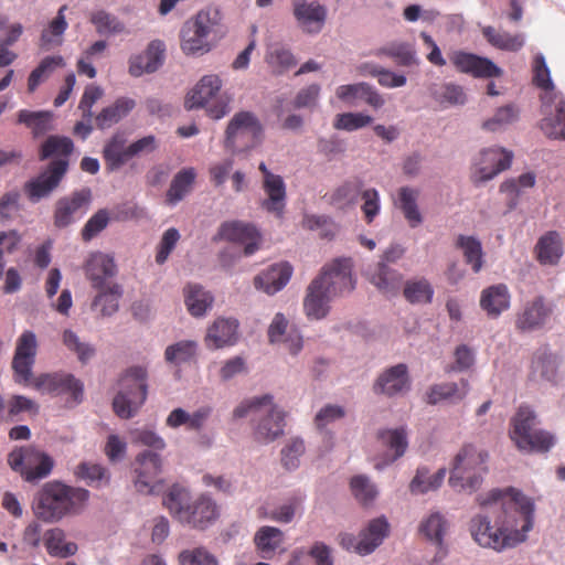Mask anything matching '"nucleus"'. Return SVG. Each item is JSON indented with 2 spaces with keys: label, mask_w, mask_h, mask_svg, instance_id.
<instances>
[{
  "label": "nucleus",
  "mask_w": 565,
  "mask_h": 565,
  "mask_svg": "<svg viewBox=\"0 0 565 565\" xmlns=\"http://www.w3.org/2000/svg\"><path fill=\"white\" fill-rule=\"evenodd\" d=\"M354 498L362 504L371 503L376 494V488L365 476H355L350 482Z\"/></svg>",
  "instance_id": "63"
},
{
  "label": "nucleus",
  "mask_w": 565,
  "mask_h": 565,
  "mask_svg": "<svg viewBox=\"0 0 565 565\" xmlns=\"http://www.w3.org/2000/svg\"><path fill=\"white\" fill-rule=\"evenodd\" d=\"M376 56L387 55L396 60L399 65L411 66L417 64L415 52L407 43H390L374 52Z\"/></svg>",
  "instance_id": "55"
},
{
  "label": "nucleus",
  "mask_w": 565,
  "mask_h": 565,
  "mask_svg": "<svg viewBox=\"0 0 565 565\" xmlns=\"http://www.w3.org/2000/svg\"><path fill=\"white\" fill-rule=\"evenodd\" d=\"M446 527L447 522L445 518L440 513L435 512L420 523L419 530L429 541L440 546Z\"/></svg>",
  "instance_id": "59"
},
{
  "label": "nucleus",
  "mask_w": 565,
  "mask_h": 565,
  "mask_svg": "<svg viewBox=\"0 0 565 565\" xmlns=\"http://www.w3.org/2000/svg\"><path fill=\"white\" fill-rule=\"evenodd\" d=\"M62 342L67 350L74 352L82 363H86L95 353V350L89 344L82 342L78 335L66 329L62 334Z\"/></svg>",
  "instance_id": "61"
},
{
  "label": "nucleus",
  "mask_w": 565,
  "mask_h": 565,
  "mask_svg": "<svg viewBox=\"0 0 565 565\" xmlns=\"http://www.w3.org/2000/svg\"><path fill=\"white\" fill-rule=\"evenodd\" d=\"M292 267L288 263L271 265L267 270L263 271L254 279L257 289L268 295H274L281 290L290 280Z\"/></svg>",
  "instance_id": "26"
},
{
  "label": "nucleus",
  "mask_w": 565,
  "mask_h": 565,
  "mask_svg": "<svg viewBox=\"0 0 565 565\" xmlns=\"http://www.w3.org/2000/svg\"><path fill=\"white\" fill-rule=\"evenodd\" d=\"M285 414L273 404L265 405L263 412L257 415L258 423L254 430L257 441L267 444L278 438L284 433Z\"/></svg>",
  "instance_id": "23"
},
{
  "label": "nucleus",
  "mask_w": 565,
  "mask_h": 565,
  "mask_svg": "<svg viewBox=\"0 0 565 565\" xmlns=\"http://www.w3.org/2000/svg\"><path fill=\"white\" fill-rule=\"evenodd\" d=\"M43 544L47 554L57 558L71 557L78 550L76 543L66 541V534L60 527L46 530L43 534Z\"/></svg>",
  "instance_id": "33"
},
{
  "label": "nucleus",
  "mask_w": 565,
  "mask_h": 565,
  "mask_svg": "<svg viewBox=\"0 0 565 565\" xmlns=\"http://www.w3.org/2000/svg\"><path fill=\"white\" fill-rule=\"evenodd\" d=\"M162 503L174 520L195 529H205L218 516L217 505L211 498L202 494L192 500L189 490L179 484L167 491Z\"/></svg>",
  "instance_id": "3"
},
{
  "label": "nucleus",
  "mask_w": 565,
  "mask_h": 565,
  "mask_svg": "<svg viewBox=\"0 0 565 565\" xmlns=\"http://www.w3.org/2000/svg\"><path fill=\"white\" fill-rule=\"evenodd\" d=\"M377 438L383 446L394 451L393 455L385 458L384 465L392 463L402 457L408 446L407 436L404 428L380 430Z\"/></svg>",
  "instance_id": "43"
},
{
  "label": "nucleus",
  "mask_w": 565,
  "mask_h": 565,
  "mask_svg": "<svg viewBox=\"0 0 565 565\" xmlns=\"http://www.w3.org/2000/svg\"><path fill=\"white\" fill-rule=\"evenodd\" d=\"M513 153L503 148H488L480 152L479 161L472 174L476 184L493 179L501 171L510 168Z\"/></svg>",
  "instance_id": "16"
},
{
  "label": "nucleus",
  "mask_w": 565,
  "mask_h": 565,
  "mask_svg": "<svg viewBox=\"0 0 565 565\" xmlns=\"http://www.w3.org/2000/svg\"><path fill=\"white\" fill-rule=\"evenodd\" d=\"M411 387L407 365L404 363L388 367L376 379L373 391L375 394L395 396L406 393Z\"/></svg>",
  "instance_id": "24"
},
{
  "label": "nucleus",
  "mask_w": 565,
  "mask_h": 565,
  "mask_svg": "<svg viewBox=\"0 0 565 565\" xmlns=\"http://www.w3.org/2000/svg\"><path fill=\"white\" fill-rule=\"evenodd\" d=\"M532 374L545 381H555L557 375L556 356L547 351H539L531 363Z\"/></svg>",
  "instance_id": "50"
},
{
  "label": "nucleus",
  "mask_w": 565,
  "mask_h": 565,
  "mask_svg": "<svg viewBox=\"0 0 565 565\" xmlns=\"http://www.w3.org/2000/svg\"><path fill=\"white\" fill-rule=\"evenodd\" d=\"M254 542L263 558H271L284 543V533L274 526H262L256 532Z\"/></svg>",
  "instance_id": "41"
},
{
  "label": "nucleus",
  "mask_w": 565,
  "mask_h": 565,
  "mask_svg": "<svg viewBox=\"0 0 565 565\" xmlns=\"http://www.w3.org/2000/svg\"><path fill=\"white\" fill-rule=\"evenodd\" d=\"M417 198L418 192L412 188L403 186L398 191V206L412 227H416L423 222Z\"/></svg>",
  "instance_id": "44"
},
{
  "label": "nucleus",
  "mask_w": 565,
  "mask_h": 565,
  "mask_svg": "<svg viewBox=\"0 0 565 565\" xmlns=\"http://www.w3.org/2000/svg\"><path fill=\"white\" fill-rule=\"evenodd\" d=\"M482 34L491 45L500 50L516 52L524 45L522 34L499 32L493 26H486L482 30Z\"/></svg>",
  "instance_id": "45"
},
{
  "label": "nucleus",
  "mask_w": 565,
  "mask_h": 565,
  "mask_svg": "<svg viewBox=\"0 0 565 565\" xmlns=\"http://www.w3.org/2000/svg\"><path fill=\"white\" fill-rule=\"evenodd\" d=\"M180 565H218L217 558L205 547L184 550L179 554Z\"/></svg>",
  "instance_id": "64"
},
{
  "label": "nucleus",
  "mask_w": 565,
  "mask_h": 565,
  "mask_svg": "<svg viewBox=\"0 0 565 565\" xmlns=\"http://www.w3.org/2000/svg\"><path fill=\"white\" fill-rule=\"evenodd\" d=\"M526 439L531 445H522L520 444L519 438L512 439L514 445L520 451H524L527 454L536 452V454H545L548 452L556 444V438L554 434L548 430L540 429L533 427L529 433H526Z\"/></svg>",
  "instance_id": "39"
},
{
  "label": "nucleus",
  "mask_w": 565,
  "mask_h": 565,
  "mask_svg": "<svg viewBox=\"0 0 565 565\" xmlns=\"http://www.w3.org/2000/svg\"><path fill=\"white\" fill-rule=\"evenodd\" d=\"M74 145L68 137L50 136L41 146L40 160H45L51 157H58L57 159H67L73 152Z\"/></svg>",
  "instance_id": "49"
},
{
  "label": "nucleus",
  "mask_w": 565,
  "mask_h": 565,
  "mask_svg": "<svg viewBox=\"0 0 565 565\" xmlns=\"http://www.w3.org/2000/svg\"><path fill=\"white\" fill-rule=\"evenodd\" d=\"M460 385L454 382L431 385L426 393V402L436 405L443 401H462L469 392V383L467 380H461Z\"/></svg>",
  "instance_id": "32"
},
{
  "label": "nucleus",
  "mask_w": 565,
  "mask_h": 565,
  "mask_svg": "<svg viewBox=\"0 0 565 565\" xmlns=\"http://www.w3.org/2000/svg\"><path fill=\"white\" fill-rule=\"evenodd\" d=\"M126 134L116 131L104 145L103 158L110 171H116L126 164L131 156L129 153Z\"/></svg>",
  "instance_id": "28"
},
{
  "label": "nucleus",
  "mask_w": 565,
  "mask_h": 565,
  "mask_svg": "<svg viewBox=\"0 0 565 565\" xmlns=\"http://www.w3.org/2000/svg\"><path fill=\"white\" fill-rule=\"evenodd\" d=\"M541 129L550 138L565 139V102L556 105L554 116L542 119Z\"/></svg>",
  "instance_id": "53"
},
{
  "label": "nucleus",
  "mask_w": 565,
  "mask_h": 565,
  "mask_svg": "<svg viewBox=\"0 0 565 565\" xmlns=\"http://www.w3.org/2000/svg\"><path fill=\"white\" fill-rule=\"evenodd\" d=\"M68 170L66 159H54L35 178L30 179L23 185V192L28 200L38 203L49 198L56 190Z\"/></svg>",
  "instance_id": "9"
},
{
  "label": "nucleus",
  "mask_w": 565,
  "mask_h": 565,
  "mask_svg": "<svg viewBox=\"0 0 565 565\" xmlns=\"http://www.w3.org/2000/svg\"><path fill=\"white\" fill-rule=\"evenodd\" d=\"M388 523L385 518L372 520L359 537L352 534H341L340 544L348 551H354L360 555L372 553L387 536Z\"/></svg>",
  "instance_id": "13"
},
{
  "label": "nucleus",
  "mask_w": 565,
  "mask_h": 565,
  "mask_svg": "<svg viewBox=\"0 0 565 565\" xmlns=\"http://www.w3.org/2000/svg\"><path fill=\"white\" fill-rule=\"evenodd\" d=\"M510 292L504 284L490 286L482 290L480 307L489 317L497 318L510 307Z\"/></svg>",
  "instance_id": "30"
},
{
  "label": "nucleus",
  "mask_w": 565,
  "mask_h": 565,
  "mask_svg": "<svg viewBox=\"0 0 565 565\" xmlns=\"http://www.w3.org/2000/svg\"><path fill=\"white\" fill-rule=\"evenodd\" d=\"M263 173V189L267 198L262 202V207L277 218H282L286 206V185L282 178L270 172L266 164H259Z\"/></svg>",
  "instance_id": "18"
},
{
  "label": "nucleus",
  "mask_w": 565,
  "mask_h": 565,
  "mask_svg": "<svg viewBox=\"0 0 565 565\" xmlns=\"http://www.w3.org/2000/svg\"><path fill=\"white\" fill-rule=\"evenodd\" d=\"M161 458L154 451L146 450L136 457L135 487L138 492L149 494L153 491L156 478L161 471Z\"/></svg>",
  "instance_id": "19"
},
{
  "label": "nucleus",
  "mask_w": 565,
  "mask_h": 565,
  "mask_svg": "<svg viewBox=\"0 0 565 565\" xmlns=\"http://www.w3.org/2000/svg\"><path fill=\"white\" fill-rule=\"evenodd\" d=\"M481 512L469 523L473 541L484 548L502 552L526 540L533 527L534 504L522 492L493 489L477 497Z\"/></svg>",
  "instance_id": "1"
},
{
  "label": "nucleus",
  "mask_w": 565,
  "mask_h": 565,
  "mask_svg": "<svg viewBox=\"0 0 565 565\" xmlns=\"http://www.w3.org/2000/svg\"><path fill=\"white\" fill-rule=\"evenodd\" d=\"M38 338L31 330H24L15 341L14 354L11 362L14 382L29 385L32 379V369L38 354Z\"/></svg>",
  "instance_id": "10"
},
{
  "label": "nucleus",
  "mask_w": 565,
  "mask_h": 565,
  "mask_svg": "<svg viewBox=\"0 0 565 565\" xmlns=\"http://www.w3.org/2000/svg\"><path fill=\"white\" fill-rule=\"evenodd\" d=\"M213 296L205 291L200 285L189 284L184 288V302L188 311L193 317H202L211 309L213 305Z\"/></svg>",
  "instance_id": "40"
},
{
  "label": "nucleus",
  "mask_w": 565,
  "mask_h": 565,
  "mask_svg": "<svg viewBox=\"0 0 565 565\" xmlns=\"http://www.w3.org/2000/svg\"><path fill=\"white\" fill-rule=\"evenodd\" d=\"M51 116L45 111H30L22 109L18 114V121L32 129L34 136H41L50 130Z\"/></svg>",
  "instance_id": "60"
},
{
  "label": "nucleus",
  "mask_w": 565,
  "mask_h": 565,
  "mask_svg": "<svg viewBox=\"0 0 565 565\" xmlns=\"http://www.w3.org/2000/svg\"><path fill=\"white\" fill-rule=\"evenodd\" d=\"M292 14L297 25L306 34H318L324 28L328 9L319 1L292 0Z\"/></svg>",
  "instance_id": "15"
},
{
  "label": "nucleus",
  "mask_w": 565,
  "mask_h": 565,
  "mask_svg": "<svg viewBox=\"0 0 565 565\" xmlns=\"http://www.w3.org/2000/svg\"><path fill=\"white\" fill-rule=\"evenodd\" d=\"M8 463L26 482H35L46 478L54 466L51 456L33 445L12 449L8 455Z\"/></svg>",
  "instance_id": "6"
},
{
  "label": "nucleus",
  "mask_w": 565,
  "mask_h": 565,
  "mask_svg": "<svg viewBox=\"0 0 565 565\" xmlns=\"http://www.w3.org/2000/svg\"><path fill=\"white\" fill-rule=\"evenodd\" d=\"M198 344L191 340L179 341L168 345L164 351V359L168 363L179 365L189 362L196 353Z\"/></svg>",
  "instance_id": "54"
},
{
  "label": "nucleus",
  "mask_w": 565,
  "mask_h": 565,
  "mask_svg": "<svg viewBox=\"0 0 565 565\" xmlns=\"http://www.w3.org/2000/svg\"><path fill=\"white\" fill-rule=\"evenodd\" d=\"M180 47L185 55H203L211 51L210 43L204 35L193 28L191 20H186L180 31Z\"/></svg>",
  "instance_id": "34"
},
{
  "label": "nucleus",
  "mask_w": 565,
  "mask_h": 565,
  "mask_svg": "<svg viewBox=\"0 0 565 565\" xmlns=\"http://www.w3.org/2000/svg\"><path fill=\"white\" fill-rule=\"evenodd\" d=\"M554 312L553 305L543 296L527 301L518 313L515 328L521 332H531L542 329Z\"/></svg>",
  "instance_id": "17"
},
{
  "label": "nucleus",
  "mask_w": 565,
  "mask_h": 565,
  "mask_svg": "<svg viewBox=\"0 0 565 565\" xmlns=\"http://www.w3.org/2000/svg\"><path fill=\"white\" fill-rule=\"evenodd\" d=\"M163 44L160 41L151 42L148 49L137 56H134L129 63V73L132 76H141L145 73L156 72L163 62Z\"/></svg>",
  "instance_id": "29"
},
{
  "label": "nucleus",
  "mask_w": 565,
  "mask_h": 565,
  "mask_svg": "<svg viewBox=\"0 0 565 565\" xmlns=\"http://www.w3.org/2000/svg\"><path fill=\"white\" fill-rule=\"evenodd\" d=\"M88 499L89 492L86 489L67 486L61 481H49L36 492L32 511L38 520L56 523L81 513Z\"/></svg>",
  "instance_id": "2"
},
{
  "label": "nucleus",
  "mask_w": 565,
  "mask_h": 565,
  "mask_svg": "<svg viewBox=\"0 0 565 565\" xmlns=\"http://www.w3.org/2000/svg\"><path fill=\"white\" fill-rule=\"evenodd\" d=\"M195 171L193 168L182 169L179 171L167 192V201L170 204H175L181 201L186 193L190 192L192 184L195 180Z\"/></svg>",
  "instance_id": "46"
},
{
  "label": "nucleus",
  "mask_w": 565,
  "mask_h": 565,
  "mask_svg": "<svg viewBox=\"0 0 565 565\" xmlns=\"http://www.w3.org/2000/svg\"><path fill=\"white\" fill-rule=\"evenodd\" d=\"M76 476L86 481L88 486L100 487L108 484L109 475L106 468L98 463L82 462L76 468Z\"/></svg>",
  "instance_id": "56"
},
{
  "label": "nucleus",
  "mask_w": 565,
  "mask_h": 565,
  "mask_svg": "<svg viewBox=\"0 0 565 565\" xmlns=\"http://www.w3.org/2000/svg\"><path fill=\"white\" fill-rule=\"evenodd\" d=\"M365 275L371 284L385 295H395L399 289L402 276L380 262L373 268L370 267Z\"/></svg>",
  "instance_id": "31"
},
{
  "label": "nucleus",
  "mask_w": 565,
  "mask_h": 565,
  "mask_svg": "<svg viewBox=\"0 0 565 565\" xmlns=\"http://www.w3.org/2000/svg\"><path fill=\"white\" fill-rule=\"evenodd\" d=\"M64 65V58L61 55L44 57L29 75L28 90L33 93L41 82L47 78L56 68L63 67Z\"/></svg>",
  "instance_id": "48"
},
{
  "label": "nucleus",
  "mask_w": 565,
  "mask_h": 565,
  "mask_svg": "<svg viewBox=\"0 0 565 565\" xmlns=\"http://www.w3.org/2000/svg\"><path fill=\"white\" fill-rule=\"evenodd\" d=\"M488 455L472 445L463 446L456 455L449 484L457 491L469 493L478 490L482 482L481 472Z\"/></svg>",
  "instance_id": "5"
},
{
  "label": "nucleus",
  "mask_w": 565,
  "mask_h": 565,
  "mask_svg": "<svg viewBox=\"0 0 565 565\" xmlns=\"http://www.w3.org/2000/svg\"><path fill=\"white\" fill-rule=\"evenodd\" d=\"M364 182L362 179L354 177L343 181L330 194V201L333 205L344 209L353 206L358 203L364 190Z\"/></svg>",
  "instance_id": "36"
},
{
  "label": "nucleus",
  "mask_w": 565,
  "mask_h": 565,
  "mask_svg": "<svg viewBox=\"0 0 565 565\" xmlns=\"http://www.w3.org/2000/svg\"><path fill=\"white\" fill-rule=\"evenodd\" d=\"M191 22L193 28L196 26L199 33L213 44V42L220 36L222 17L220 11L216 9H204L199 11L192 17Z\"/></svg>",
  "instance_id": "38"
},
{
  "label": "nucleus",
  "mask_w": 565,
  "mask_h": 565,
  "mask_svg": "<svg viewBox=\"0 0 565 565\" xmlns=\"http://www.w3.org/2000/svg\"><path fill=\"white\" fill-rule=\"evenodd\" d=\"M450 60L459 72L470 74L473 77H500L503 73L491 60L472 53L459 51L454 53Z\"/></svg>",
  "instance_id": "22"
},
{
  "label": "nucleus",
  "mask_w": 565,
  "mask_h": 565,
  "mask_svg": "<svg viewBox=\"0 0 565 565\" xmlns=\"http://www.w3.org/2000/svg\"><path fill=\"white\" fill-rule=\"evenodd\" d=\"M519 117L515 105L509 104L497 109L494 115L482 124V128L489 131H498L513 124Z\"/></svg>",
  "instance_id": "57"
},
{
  "label": "nucleus",
  "mask_w": 565,
  "mask_h": 565,
  "mask_svg": "<svg viewBox=\"0 0 565 565\" xmlns=\"http://www.w3.org/2000/svg\"><path fill=\"white\" fill-rule=\"evenodd\" d=\"M302 225L310 231H316L321 238H332L338 232V225L327 216L306 215Z\"/></svg>",
  "instance_id": "62"
},
{
  "label": "nucleus",
  "mask_w": 565,
  "mask_h": 565,
  "mask_svg": "<svg viewBox=\"0 0 565 565\" xmlns=\"http://www.w3.org/2000/svg\"><path fill=\"white\" fill-rule=\"evenodd\" d=\"M222 81L217 75H205L185 99L188 109L206 107L209 116L221 119L230 111V98L220 96Z\"/></svg>",
  "instance_id": "7"
},
{
  "label": "nucleus",
  "mask_w": 565,
  "mask_h": 565,
  "mask_svg": "<svg viewBox=\"0 0 565 565\" xmlns=\"http://www.w3.org/2000/svg\"><path fill=\"white\" fill-rule=\"evenodd\" d=\"M539 419L535 411L529 405H520L511 418L510 438H519L520 444L531 445L526 439V433L537 426Z\"/></svg>",
  "instance_id": "35"
},
{
  "label": "nucleus",
  "mask_w": 565,
  "mask_h": 565,
  "mask_svg": "<svg viewBox=\"0 0 565 565\" xmlns=\"http://www.w3.org/2000/svg\"><path fill=\"white\" fill-rule=\"evenodd\" d=\"M445 477V469H439L434 475H429L426 468H419L409 484V490L414 494H424L428 491L436 490L441 486Z\"/></svg>",
  "instance_id": "47"
},
{
  "label": "nucleus",
  "mask_w": 565,
  "mask_h": 565,
  "mask_svg": "<svg viewBox=\"0 0 565 565\" xmlns=\"http://www.w3.org/2000/svg\"><path fill=\"white\" fill-rule=\"evenodd\" d=\"M262 132L263 127L253 113L239 111L228 122L225 132V146L232 151L252 148Z\"/></svg>",
  "instance_id": "8"
},
{
  "label": "nucleus",
  "mask_w": 565,
  "mask_h": 565,
  "mask_svg": "<svg viewBox=\"0 0 565 565\" xmlns=\"http://www.w3.org/2000/svg\"><path fill=\"white\" fill-rule=\"evenodd\" d=\"M259 238L260 234L253 224L242 221H227L221 224L213 242L224 241L243 245V247H257Z\"/></svg>",
  "instance_id": "20"
},
{
  "label": "nucleus",
  "mask_w": 565,
  "mask_h": 565,
  "mask_svg": "<svg viewBox=\"0 0 565 565\" xmlns=\"http://www.w3.org/2000/svg\"><path fill=\"white\" fill-rule=\"evenodd\" d=\"M98 294L94 298L92 308L102 316L107 317L114 315L119 307V299L122 290L118 284L109 282L103 289H97Z\"/></svg>",
  "instance_id": "42"
},
{
  "label": "nucleus",
  "mask_w": 565,
  "mask_h": 565,
  "mask_svg": "<svg viewBox=\"0 0 565 565\" xmlns=\"http://www.w3.org/2000/svg\"><path fill=\"white\" fill-rule=\"evenodd\" d=\"M148 370L145 366L128 367L119 377V391L113 399L115 414L124 419L134 417L148 396Z\"/></svg>",
  "instance_id": "4"
},
{
  "label": "nucleus",
  "mask_w": 565,
  "mask_h": 565,
  "mask_svg": "<svg viewBox=\"0 0 565 565\" xmlns=\"http://www.w3.org/2000/svg\"><path fill=\"white\" fill-rule=\"evenodd\" d=\"M90 200L92 191L88 188L58 199L54 209V225L64 228L82 218L89 209Z\"/></svg>",
  "instance_id": "14"
},
{
  "label": "nucleus",
  "mask_w": 565,
  "mask_h": 565,
  "mask_svg": "<svg viewBox=\"0 0 565 565\" xmlns=\"http://www.w3.org/2000/svg\"><path fill=\"white\" fill-rule=\"evenodd\" d=\"M85 274L95 289H103L109 284L107 280L117 274V267L111 256L96 252L87 260Z\"/></svg>",
  "instance_id": "25"
},
{
  "label": "nucleus",
  "mask_w": 565,
  "mask_h": 565,
  "mask_svg": "<svg viewBox=\"0 0 565 565\" xmlns=\"http://www.w3.org/2000/svg\"><path fill=\"white\" fill-rule=\"evenodd\" d=\"M67 6H62L57 12V15L51 21L49 28L42 31L41 45L45 49H51L54 45L62 43V35L67 29V22L65 20L64 12Z\"/></svg>",
  "instance_id": "51"
},
{
  "label": "nucleus",
  "mask_w": 565,
  "mask_h": 565,
  "mask_svg": "<svg viewBox=\"0 0 565 565\" xmlns=\"http://www.w3.org/2000/svg\"><path fill=\"white\" fill-rule=\"evenodd\" d=\"M403 294L411 303H429L434 289L427 279L420 278L406 281Z\"/></svg>",
  "instance_id": "52"
},
{
  "label": "nucleus",
  "mask_w": 565,
  "mask_h": 565,
  "mask_svg": "<svg viewBox=\"0 0 565 565\" xmlns=\"http://www.w3.org/2000/svg\"><path fill=\"white\" fill-rule=\"evenodd\" d=\"M136 106L134 99L120 97L108 107H105L95 118L96 127L100 130L110 128L111 126L124 119Z\"/></svg>",
  "instance_id": "37"
},
{
  "label": "nucleus",
  "mask_w": 565,
  "mask_h": 565,
  "mask_svg": "<svg viewBox=\"0 0 565 565\" xmlns=\"http://www.w3.org/2000/svg\"><path fill=\"white\" fill-rule=\"evenodd\" d=\"M36 391L54 396L70 395L73 404L83 401L84 385L73 374L64 372L42 373L31 379V383Z\"/></svg>",
  "instance_id": "11"
},
{
  "label": "nucleus",
  "mask_w": 565,
  "mask_h": 565,
  "mask_svg": "<svg viewBox=\"0 0 565 565\" xmlns=\"http://www.w3.org/2000/svg\"><path fill=\"white\" fill-rule=\"evenodd\" d=\"M335 299L321 285V278H313L306 289L302 307L306 317L310 320H322L330 312V303Z\"/></svg>",
  "instance_id": "21"
},
{
  "label": "nucleus",
  "mask_w": 565,
  "mask_h": 565,
  "mask_svg": "<svg viewBox=\"0 0 565 565\" xmlns=\"http://www.w3.org/2000/svg\"><path fill=\"white\" fill-rule=\"evenodd\" d=\"M89 21L95 25L97 33L100 35L118 34L125 30L124 23L104 10L93 12Z\"/></svg>",
  "instance_id": "58"
},
{
  "label": "nucleus",
  "mask_w": 565,
  "mask_h": 565,
  "mask_svg": "<svg viewBox=\"0 0 565 565\" xmlns=\"http://www.w3.org/2000/svg\"><path fill=\"white\" fill-rule=\"evenodd\" d=\"M352 262L350 258H335L327 263L316 278H321V285L335 298L352 292L355 280L352 276Z\"/></svg>",
  "instance_id": "12"
},
{
  "label": "nucleus",
  "mask_w": 565,
  "mask_h": 565,
  "mask_svg": "<svg viewBox=\"0 0 565 565\" xmlns=\"http://www.w3.org/2000/svg\"><path fill=\"white\" fill-rule=\"evenodd\" d=\"M237 328L236 320L216 319L207 329L205 345L213 350L233 345L237 340Z\"/></svg>",
  "instance_id": "27"
}]
</instances>
